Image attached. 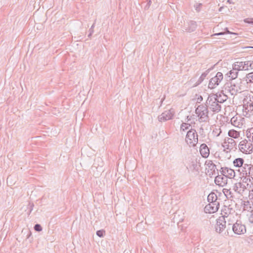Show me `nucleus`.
Returning a JSON list of instances; mask_svg holds the SVG:
<instances>
[{"mask_svg":"<svg viewBox=\"0 0 253 253\" xmlns=\"http://www.w3.org/2000/svg\"><path fill=\"white\" fill-rule=\"evenodd\" d=\"M197 102L200 103L203 100V97L201 95H197Z\"/></svg>","mask_w":253,"mask_h":253,"instance_id":"a19ab883","label":"nucleus"},{"mask_svg":"<svg viewBox=\"0 0 253 253\" xmlns=\"http://www.w3.org/2000/svg\"><path fill=\"white\" fill-rule=\"evenodd\" d=\"M226 227L225 219L223 217H219L216 220V224L215 226V231L219 233H222Z\"/></svg>","mask_w":253,"mask_h":253,"instance_id":"9d476101","label":"nucleus"},{"mask_svg":"<svg viewBox=\"0 0 253 253\" xmlns=\"http://www.w3.org/2000/svg\"><path fill=\"white\" fill-rule=\"evenodd\" d=\"M243 91L242 85L240 84H235L232 82L227 83L225 85V91L231 95H236L237 93L241 92Z\"/></svg>","mask_w":253,"mask_h":253,"instance_id":"f03ea898","label":"nucleus"},{"mask_svg":"<svg viewBox=\"0 0 253 253\" xmlns=\"http://www.w3.org/2000/svg\"><path fill=\"white\" fill-rule=\"evenodd\" d=\"M233 232L237 235H241L247 232L246 227L241 220H237L232 226Z\"/></svg>","mask_w":253,"mask_h":253,"instance_id":"7ed1b4c3","label":"nucleus"},{"mask_svg":"<svg viewBox=\"0 0 253 253\" xmlns=\"http://www.w3.org/2000/svg\"><path fill=\"white\" fill-rule=\"evenodd\" d=\"M219 206L220 204L219 202H215V203L209 202V204L205 206L204 211L206 213H214L217 211Z\"/></svg>","mask_w":253,"mask_h":253,"instance_id":"6e6552de","label":"nucleus"},{"mask_svg":"<svg viewBox=\"0 0 253 253\" xmlns=\"http://www.w3.org/2000/svg\"><path fill=\"white\" fill-rule=\"evenodd\" d=\"M238 70L235 69V67L233 66L232 70H230L227 75L229 78L230 80H234L237 78L238 75Z\"/></svg>","mask_w":253,"mask_h":253,"instance_id":"6ab92c4d","label":"nucleus"},{"mask_svg":"<svg viewBox=\"0 0 253 253\" xmlns=\"http://www.w3.org/2000/svg\"><path fill=\"white\" fill-rule=\"evenodd\" d=\"M247 80L249 83H253V72L250 73L246 75Z\"/></svg>","mask_w":253,"mask_h":253,"instance_id":"c756f323","label":"nucleus"},{"mask_svg":"<svg viewBox=\"0 0 253 253\" xmlns=\"http://www.w3.org/2000/svg\"><path fill=\"white\" fill-rule=\"evenodd\" d=\"M221 132V130H220L219 133H218L216 135V136H219Z\"/></svg>","mask_w":253,"mask_h":253,"instance_id":"3c124183","label":"nucleus"},{"mask_svg":"<svg viewBox=\"0 0 253 253\" xmlns=\"http://www.w3.org/2000/svg\"><path fill=\"white\" fill-rule=\"evenodd\" d=\"M213 103L215 104V108H213L212 111H220L221 109H222L221 105L216 102H214Z\"/></svg>","mask_w":253,"mask_h":253,"instance_id":"c9c22d12","label":"nucleus"},{"mask_svg":"<svg viewBox=\"0 0 253 253\" xmlns=\"http://www.w3.org/2000/svg\"><path fill=\"white\" fill-rule=\"evenodd\" d=\"M227 141L224 139V141L223 143L222 144V147L226 149L229 150V151H231V150H233V149L230 147V146L226 142Z\"/></svg>","mask_w":253,"mask_h":253,"instance_id":"2f4dec72","label":"nucleus"},{"mask_svg":"<svg viewBox=\"0 0 253 253\" xmlns=\"http://www.w3.org/2000/svg\"><path fill=\"white\" fill-rule=\"evenodd\" d=\"M205 165L206 166V173L210 177H212L216 173H218V169H216V166L213 163L212 161H206Z\"/></svg>","mask_w":253,"mask_h":253,"instance_id":"39448f33","label":"nucleus"},{"mask_svg":"<svg viewBox=\"0 0 253 253\" xmlns=\"http://www.w3.org/2000/svg\"><path fill=\"white\" fill-rule=\"evenodd\" d=\"M208 73V71H207L206 72L203 73L202 74V75L201 76V77H200L199 78V80H200V83H201L202 81H203V80L206 78V77L207 76V74Z\"/></svg>","mask_w":253,"mask_h":253,"instance_id":"4c0bfd02","label":"nucleus"},{"mask_svg":"<svg viewBox=\"0 0 253 253\" xmlns=\"http://www.w3.org/2000/svg\"><path fill=\"white\" fill-rule=\"evenodd\" d=\"M244 160L241 158H236L233 162L234 166L237 168H240L243 166L244 165Z\"/></svg>","mask_w":253,"mask_h":253,"instance_id":"4be33fe9","label":"nucleus"},{"mask_svg":"<svg viewBox=\"0 0 253 253\" xmlns=\"http://www.w3.org/2000/svg\"><path fill=\"white\" fill-rule=\"evenodd\" d=\"M223 80V74L221 72H217L215 76L212 78L209 83L208 86L211 89L215 88Z\"/></svg>","mask_w":253,"mask_h":253,"instance_id":"0eeeda50","label":"nucleus"},{"mask_svg":"<svg viewBox=\"0 0 253 253\" xmlns=\"http://www.w3.org/2000/svg\"><path fill=\"white\" fill-rule=\"evenodd\" d=\"M234 209L231 205L228 206H224L222 209V214L223 218H228L230 215H232L235 213Z\"/></svg>","mask_w":253,"mask_h":253,"instance_id":"ddd939ff","label":"nucleus"},{"mask_svg":"<svg viewBox=\"0 0 253 253\" xmlns=\"http://www.w3.org/2000/svg\"><path fill=\"white\" fill-rule=\"evenodd\" d=\"M245 109L247 111H253V103H249V104H248L247 106V107H246Z\"/></svg>","mask_w":253,"mask_h":253,"instance_id":"58836bf2","label":"nucleus"},{"mask_svg":"<svg viewBox=\"0 0 253 253\" xmlns=\"http://www.w3.org/2000/svg\"><path fill=\"white\" fill-rule=\"evenodd\" d=\"M233 190L237 193L243 196L247 190V188L245 184L241 182H239L234 184Z\"/></svg>","mask_w":253,"mask_h":253,"instance_id":"1a4fd4ad","label":"nucleus"},{"mask_svg":"<svg viewBox=\"0 0 253 253\" xmlns=\"http://www.w3.org/2000/svg\"><path fill=\"white\" fill-rule=\"evenodd\" d=\"M208 201L209 202L215 203L217 201V197L214 192H211L208 196Z\"/></svg>","mask_w":253,"mask_h":253,"instance_id":"b1692460","label":"nucleus"},{"mask_svg":"<svg viewBox=\"0 0 253 253\" xmlns=\"http://www.w3.org/2000/svg\"><path fill=\"white\" fill-rule=\"evenodd\" d=\"M29 214H30L31 212V211H32L33 209L34 204L33 203L32 204L30 203L29 204Z\"/></svg>","mask_w":253,"mask_h":253,"instance_id":"37998d69","label":"nucleus"},{"mask_svg":"<svg viewBox=\"0 0 253 253\" xmlns=\"http://www.w3.org/2000/svg\"><path fill=\"white\" fill-rule=\"evenodd\" d=\"M245 65L244 61H237L233 64L235 69H237L238 71H245V68L243 66Z\"/></svg>","mask_w":253,"mask_h":253,"instance_id":"412c9836","label":"nucleus"},{"mask_svg":"<svg viewBox=\"0 0 253 253\" xmlns=\"http://www.w3.org/2000/svg\"><path fill=\"white\" fill-rule=\"evenodd\" d=\"M243 174L246 176H250L253 174V165L245 164L243 166Z\"/></svg>","mask_w":253,"mask_h":253,"instance_id":"dca6fc26","label":"nucleus"},{"mask_svg":"<svg viewBox=\"0 0 253 253\" xmlns=\"http://www.w3.org/2000/svg\"><path fill=\"white\" fill-rule=\"evenodd\" d=\"M191 118H192L191 116L190 117V116H188L187 117V119L188 121H190L191 120Z\"/></svg>","mask_w":253,"mask_h":253,"instance_id":"09e8293b","label":"nucleus"},{"mask_svg":"<svg viewBox=\"0 0 253 253\" xmlns=\"http://www.w3.org/2000/svg\"><path fill=\"white\" fill-rule=\"evenodd\" d=\"M244 62L246 65L243 66L245 68V71L253 69V61L247 60L245 61Z\"/></svg>","mask_w":253,"mask_h":253,"instance_id":"cd10ccee","label":"nucleus"},{"mask_svg":"<svg viewBox=\"0 0 253 253\" xmlns=\"http://www.w3.org/2000/svg\"><path fill=\"white\" fill-rule=\"evenodd\" d=\"M200 152L203 158H207L210 154V150L208 146L205 143H203L200 147Z\"/></svg>","mask_w":253,"mask_h":253,"instance_id":"a211bd4d","label":"nucleus"},{"mask_svg":"<svg viewBox=\"0 0 253 253\" xmlns=\"http://www.w3.org/2000/svg\"><path fill=\"white\" fill-rule=\"evenodd\" d=\"M246 136L250 141L253 142V127L247 130Z\"/></svg>","mask_w":253,"mask_h":253,"instance_id":"bb28decb","label":"nucleus"},{"mask_svg":"<svg viewBox=\"0 0 253 253\" xmlns=\"http://www.w3.org/2000/svg\"><path fill=\"white\" fill-rule=\"evenodd\" d=\"M191 126V125L189 124L183 123L180 126V131H185L186 130H187L189 128V127Z\"/></svg>","mask_w":253,"mask_h":253,"instance_id":"c85d7f7f","label":"nucleus"},{"mask_svg":"<svg viewBox=\"0 0 253 253\" xmlns=\"http://www.w3.org/2000/svg\"><path fill=\"white\" fill-rule=\"evenodd\" d=\"M92 34H91V32H89V34H88V37H90L91 36Z\"/></svg>","mask_w":253,"mask_h":253,"instance_id":"8fccbe9b","label":"nucleus"},{"mask_svg":"<svg viewBox=\"0 0 253 253\" xmlns=\"http://www.w3.org/2000/svg\"><path fill=\"white\" fill-rule=\"evenodd\" d=\"M249 199L251 200V203H252V206H253V188L249 191Z\"/></svg>","mask_w":253,"mask_h":253,"instance_id":"473e14b6","label":"nucleus"},{"mask_svg":"<svg viewBox=\"0 0 253 253\" xmlns=\"http://www.w3.org/2000/svg\"><path fill=\"white\" fill-rule=\"evenodd\" d=\"M173 116V112H163L158 116V120L160 122H165L172 119Z\"/></svg>","mask_w":253,"mask_h":253,"instance_id":"4468645a","label":"nucleus"},{"mask_svg":"<svg viewBox=\"0 0 253 253\" xmlns=\"http://www.w3.org/2000/svg\"><path fill=\"white\" fill-rule=\"evenodd\" d=\"M249 221L251 223H253V210L251 211V214L249 217Z\"/></svg>","mask_w":253,"mask_h":253,"instance_id":"79ce46f5","label":"nucleus"},{"mask_svg":"<svg viewBox=\"0 0 253 253\" xmlns=\"http://www.w3.org/2000/svg\"><path fill=\"white\" fill-rule=\"evenodd\" d=\"M225 30V31L224 32H220V33H216V34H214V35H213V36H220V35H224L225 34H231L232 33L228 31V28H226Z\"/></svg>","mask_w":253,"mask_h":253,"instance_id":"f704fd0d","label":"nucleus"},{"mask_svg":"<svg viewBox=\"0 0 253 253\" xmlns=\"http://www.w3.org/2000/svg\"><path fill=\"white\" fill-rule=\"evenodd\" d=\"M208 112H195L196 116L199 117V121L200 122H206L209 121Z\"/></svg>","mask_w":253,"mask_h":253,"instance_id":"f3484780","label":"nucleus"},{"mask_svg":"<svg viewBox=\"0 0 253 253\" xmlns=\"http://www.w3.org/2000/svg\"><path fill=\"white\" fill-rule=\"evenodd\" d=\"M105 232L104 230H99L96 231V235L99 237H103Z\"/></svg>","mask_w":253,"mask_h":253,"instance_id":"72a5a7b5","label":"nucleus"},{"mask_svg":"<svg viewBox=\"0 0 253 253\" xmlns=\"http://www.w3.org/2000/svg\"><path fill=\"white\" fill-rule=\"evenodd\" d=\"M234 112L236 115L231 119V123L235 126L241 128L245 124V119L237 112Z\"/></svg>","mask_w":253,"mask_h":253,"instance_id":"423d86ee","label":"nucleus"},{"mask_svg":"<svg viewBox=\"0 0 253 253\" xmlns=\"http://www.w3.org/2000/svg\"><path fill=\"white\" fill-rule=\"evenodd\" d=\"M226 142L233 149L236 148V143L235 141L232 138L226 137L225 138Z\"/></svg>","mask_w":253,"mask_h":253,"instance_id":"a878e982","label":"nucleus"},{"mask_svg":"<svg viewBox=\"0 0 253 253\" xmlns=\"http://www.w3.org/2000/svg\"><path fill=\"white\" fill-rule=\"evenodd\" d=\"M242 206L244 211H249L253 207L251 203V200L243 201L242 202Z\"/></svg>","mask_w":253,"mask_h":253,"instance_id":"5701e85b","label":"nucleus"},{"mask_svg":"<svg viewBox=\"0 0 253 253\" xmlns=\"http://www.w3.org/2000/svg\"><path fill=\"white\" fill-rule=\"evenodd\" d=\"M228 134L232 138H237L240 136V132L234 129L230 130Z\"/></svg>","mask_w":253,"mask_h":253,"instance_id":"393cba45","label":"nucleus"},{"mask_svg":"<svg viewBox=\"0 0 253 253\" xmlns=\"http://www.w3.org/2000/svg\"><path fill=\"white\" fill-rule=\"evenodd\" d=\"M245 22L246 23H253V19H251V21H249L247 19H246V20H245Z\"/></svg>","mask_w":253,"mask_h":253,"instance_id":"de8ad7c7","label":"nucleus"},{"mask_svg":"<svg viewBox=\"0 0 253 253\" xmlns=\"http://www.w3.org/2000/svg\"><path fill=\"white\" fill-rule=\"evenodd\" d=\"M214 182L216 185L223 187L227 183V178L223 175H218L215 177Z\"/></svg>","mask_w":253,"mask_h":253,"instance_id":"2eb2a0df","label":"nucleus"},{"mask_svg":"<svg viewBox=\"0 0 253 253\" xmlns=\"http://www.w3.org/2000/svg\"><path fill=\"white\" fill-rule=\"evenodd\" d=\"M185 141L189 145L194 147L198 142V135L195 129L191 128L186 134Z\"/></svg>","mask_w":253,"mask_h":253,"instance_id":"f257e3e1","label":"nucleus"},{"mask_svg":"<svg viewBox=\"0 0 253 253\" xmlns=\"http://www.w3.org/2000/svg\"><path fill=\"white\" fill-rule=\"evenodd\" d=\"M34 228L35 231H38V232L41 231L42 230V227L41 225L39 224H35L34 227Z\"/></svg>","mask_w":253,"mask_h":253,"instance_id":"e433bc0d","label":"nucleus"},{"mask_svg":"<svg viewBox=\"0 0 253 253\" xmlns=\"http://www.w3.org/2000/svg\"><path fill=\"white\" fill-rule=\"evenodd\" d=\"M207 110H208L207 106L202 105H199V106H198V107L196 108L195 111H207Z\"/></svg>","mask_w":253,"mask_h":253,"instance_id":"7c9ffc66","label":"nucleus"},{"mask_svg":"<svg viewBox=\"0 0 253 253\" xmlns=\"http://www.w3.org/2000/svg\"><path fill=\"white\" fill-rule=\"evenodd\" d=\"M202 4L201 3H198V4H197L195 6V9L197 11H200V6H201Z\"/></svg>","mask_w":253,"mask_h":253,"instance_id":"c03bdc74","label":"nucleus"},{"mask_svg":"<svg viewBox=\"0 0 253 253\" xmlns=\"http://www.w3.org/2000/svg\"><path fill=\"white\" fill-rule=\"evenodd\" d=\"M94 27H95V23H93L89 30V32H91V34L93 33V32H94L93 28H94Z\"/></svg>","mask_w":253,"mask_h":253,"instance_id":"49530a36","label":"nucleus"},{"mask_svg":"<svg viewBox=\"0 0 253 253\" xmlns=\"http://www.w3.org/2000/svg\"><path fill=\"white\" fill-rule=\"evenodd\" d=\"M220 173L227 178H234L235 176V172L234 169L228 167H221L220 169Z\"/></svg>","mask_w":253,"mask_h":253,"instance_id":"9b49d317","label":"nucleus"},{"mask_svg":"<svg viewBox=\"0 0 253 253\" xmlns=\"http://www.w3.org/2000/svg\"><path fill=\"white\" fill-rule=\"evenodd\" d=\"M249 112L252 113L253 112H247V111L243 112V115L244 116L248 117V116L251 115V114L249 113Z\"/></svg>","mask_w":253,"mask_h":253,"instance_id":"a18cd8bd","label":"nucleus"},{"mask_svg":"<svg viewBox=\"0 0 253 253\" xmlns=\"http://www.w3.org/2000/svg\"><path fill=\"white\" fill-rule=\"evenodd\" d=\"M219 11H221V7H220L219 9Z\"/></svg>","mask_w":253,"mask_h":253,"instance_id":"603ef678","label":"nucleus"},{"mask_svg":"<svg viewBox=\"0 0 253 253\" xmlns=\"http://www.w3.org/2000/svg\"><path fill=\"white\" fill-rule=\"evenodd\" d=\"M243 176L244 177V178L242 179V182L243 183H247L248 180L250 181V176H246L243 175Z\"/></svg>","mask_w":253,"mask_h":253,"instance_id":"ea45409f","label":"nucleus"},{"mask_svg":"<svg viewBox=\"0 0 253 253\" xmlns=\"http://www.w3.org/2000/svg\"><path fill=\"white\" fill-rule=\"evenodd\" d=\"M197 26L195 21H189L186 23H184L182 31L187 33H191L196 30Z\"/></svg>","mask_w":253,"mask_h":253,"instance_id":"f8f14e48","label":"nucleus"},{"mask_svg":"<svg viewBox=\"0 0 253 253\" xmlns=\"http://www.w3.org/2000/svg\"><path fill=\"white\" fill-rule=\"evenodd\" d=\"M222 191L228 199L233 200L235 198L234 194L231 189L224 188Z\"/></svg>","mask_w":253,"mask_h":253,"instance_id":"aec40b11","label":"nucleus"},{"mask_svg":"<svg viewBox=\"0 0 253 253\" xmlns=\"http://www.w3.org/2000/svg\"><path fill=\"white\" fill-rule=\"evenodd\" d=\"M239 150L243 153L250 154L253 149L252 144L247 140L244 139L241 141L239 144Z\"/></svg>","mask_w":253,"mask_h":253,"instance_id":"20e7f679","label":"nucleus"}]
</instances>
